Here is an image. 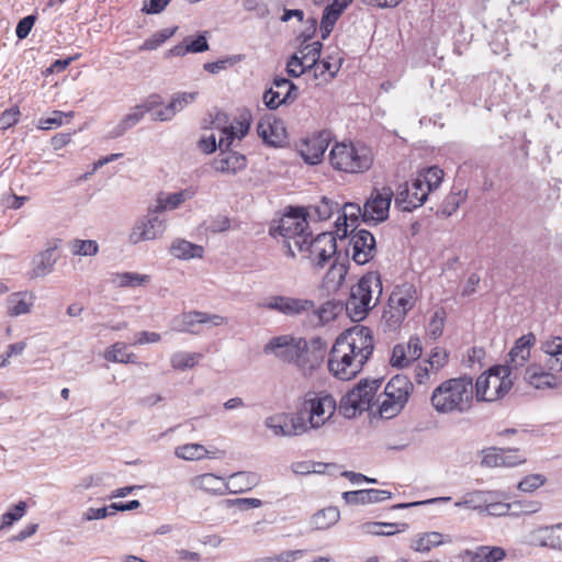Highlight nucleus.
<instances>
[{
    "mask_svg": "<svg viewBox=\"0 0 562 562\" xmlns=\"http://www.w3.org/2000/svg\"><path fill=\"white\" fill-rule=\"evenodd\" d=\"M104 358L111 362L137 363V356L128 351L125 342H115L110 346L104 352Z\"/></svg>",
    "mask_w": 562,
    "mask_h": 562,
    "instance_id": "38",
    "label": "nucleus"
},
{
    "mask_svg": "<svg viewBox=\"0 0 562 562\" xmlns=\"http://www.w3.org/2000/svg\"><path fill=\"white\" fill-rule=\"evenodd\" d=\"M177 31V26L173 29H164L153 34L147 38L140 46L142 50H154L169 40Z\"/></svg>",
    "mask_w": 562,
    "mask_h": 562,
    "instance_id": "52",
    "label": "nucleus"
},
{
    "mask_svg": "<svg viewBox=\"0 0 562 562\" xmlns=\"http://www.w3.org/2000/svg\"><path fill=\"white\" fill-rule=\"evenodd\" d=\"M392 496V493L384 490H376V488H369V490H361V491H355V492H346L345 498L349 503H360V504H368V503H379L390 499Z\"/></svg>",
    "mask_w": 562,
    "mask_h": 562,
    "instance_id": "34",
    "label": "nucleus"
},
{
    "mask_svg": "<svg viewBox=\"0 0 562 562\" xmlns=\"http://www.w3.org/2000/svg\"><path fill=\"white\" fill-rule=\"evenodd\" d=\"M333 203L326 199L323 198L315 206L314 212L317 215L319 221L328 220L333 214Z\"/></svg>",
    "mask_w": 562,
    "mask_h": 562,
    "instance_id": "62",
    "label": "nucleus"
},
{
    "mask_svg": "<svg viewBox=\"0 0 562 562\" xmlns=\"http://www.w3.org/2000/svg\"><path fill=\"white\" fill-rule=\"evenodd\" d=\"M304 239L305 243H300L294 250L315 267L323 268L325 262L336 254L337 244L333 233H322L316 237L307 233Z\"/></svg>",
    "mask_w": 562,
    "mask_h": 562,
    "instance_id": "12",
    "label": "nucleus"
},
{
    "mask_svg": "<svg viewBox=\"0 0 562 562\" xmlns=\"http://www.w3.org/2000/svg\"><path fill=\"white\" fill-rule=\"evenodd\" d=\"M423 353L422 340L418 336H412L406 344H397L393 347L390 362L392 367L406 368Z\"/></svg>",
    "mask_w": 562,
    "mask_h": 562,
    "instance_id": "21",
    "label": "nucleus"
},
{
    "mask_svg": "<svg viewBox=\"0 0 562 562\" xmlns=\"http://www.w3.org/2000/svg\"><path fill=\"white\" fill-rule=\"evenodd\" d=\"M407 524H393V522H376L369 521L364 522L360 526L361 532L363 535L371 536H393L401 531H404L407 528Z\"/></svg>",
    "mask_w": 562,
    "mask_h": 562,
    "instance_id": "36",
    "label": "nucleus"
},
{
    "mask_svg": "<svg viewBox=\"0 0 562 562\" xmlns=\"http://www.w3.org/2000/svg\"><path fill=\"white\" fill-rule=\"evenodd\" d=\"M307 66L303 64L299 54H294L286 63V71L292 77H300L307 70Z\"/></svg>",
    "mask_w": 562,
    "mask_h": 562,
    "instance_id": "61",
    "label": "nucleus"
},
{
    "mask_svg": "<svg viewBox=\"0 0 562 562\" xmlns=\"http://www.w3.org/2000/svg\"><path fill=\"white\" fill-rule=\"evenodd\" d=\"M191 485L200 491L213 495H225L227 493L226 481L213 473H204L194 476Z\"/></svg>",
    "mask_w": 562,
    "mask_h": 562,
    "instance_id": "30",
    "label": "nucleus"
},
{
    "mask_svg": "<svg viewBox=\"0 0 562 562\" xmlns=\"http://www.w3.org/2000/svg\"><path fill=\"white\" fill-rule=\"evenodd\" d=\"M322 46L321 42L315 41L303 45L296 53L308 69L314 68L316 61L319 59Z\"/></svg>",
    "mask_w": 562,
    "mask_h": 562,
    "instance_id": "48",
    "label": "nucleus"
},
{
    "mask_svg": "<svg viewBox=\"0 0 562 562\" xmlns=\"http://www.w3.org/2000/svg\"><path fill=\"white\" fill-rule=\"evenodd\" d=\"M156 214L153 211L134 225L130 234L131 243L138 244L162 236L166 229L165 221L160 220Z\"/></svg>",
    "mask_w": 562,
    "mask_h": 562,
    "instance_id": "19",
    "label": "nucleus"
},
{
    "mask_svg": "<svg viewBox=\"0 0 562 562\" xmlns=\"http://www.w3.org/2000/svg\"><path fill=\"white\" fill-rule=\"evenodd\" d=\"M350 238L351 258L357 265H366L376 254L375 239L367 229L352 231Z\"/></svg>",
    "mask_w": 562,
    "mask_h": 562,
    "instance_id": "16",
    "label": "nucleus"
},
{
    "mask_svg": "<svg viewBox=\"0 0 562 562\" xmlns=\"http://www.w3.org/2000/svg\"><path fill=\"white\" fill-rule=\"evenodd\" d=\"M541 350L546 356V367L553 371H562V337H549L541 342Z\"/></svg>",
    "mask_w": 562,
    "mask_h": 562,
    "instance_id": "29",
    "label": "nucleus"
},
{
    "mask_svg": "<svg viewBox=\"0 0 562 562\" xmlns=\"http://www.w3.org/2000/svg\"><path fill=\"white\" fill-rule=\"evenodd\" d=\"M196 97L198 92L177 93L166 108L155 112V120H171L177 114V112L183 110L188 104L192 103Z\"/></svg>",
    "mask_w": 562,
    "mask_h": 562,
    "instance_id": "31",
    "label": "nucleus"
},
{
    "mask_svg": "<svg viewBox=\"0 0 562 562\" xmlns=\"http://www.w3.org/2000/svg\"><path fill=\"white\" fill-rule=\"evenodd\" d=\"M461 558L468 562H501L506 558V551L498 546H479L474 550H464Z\"/></svg>",
    "mask_w": 562,
    "mask_h": 562,
    "instance_id": "28",
    "label": "nucleus"
},
{
    "mask_svg": "<svg viewBox=\"0 0 562 562\" xmlns=\"http://www.w3.org/2000/svg\"><path fill=\"white\" fill-rule=\"evenodd\" d=\"M202 358L201 353L177 352L171 357V366L176 370L193 368Z\"/></svg>",
    "mask_w": 562,
    "mask_h": 562,
    "instance_id": "50",
    "label": "nucleus"
},
{
    "mask_svg": "<svg viewBox=\"0 0 562 562\" xmlns=\"http://www.w3.org/2000/svg\"><path fill=\"white\" fill-rule=\"evenodd\" d=\"M428 193L416 178L401 186L395 195V205L404 212H411L422 206L427 200Z\"/></svg>",
    "mask_w": 562,
    "mask_h": 562,
    "instance_id": "18",
    "label": "nucleus"
},
{
    "mask_svg": "<svg viewBox=\"0 0 562 562\" xmlns=\"http://www.w3.org/2000/svg\"><path fill=\"white\" fill-rule=\"evenodd\" d=\"M337 409L335 397L326 391L307 392L295 415L279 414L267 418L266 425L278 436H296L323 427Z\"/></svg>",
    "mask_w": 562,
    "mask_h": 562,
    "instance_id": "2",
    "label": "nucleus"
},
{
    "mask_svg": "<svg viewBox=\"0 0 562 562\" xmlns=\"http://www.w3.org/2000/svg\"><path fill=\"white\" fill-rule=\"evenodd\" d=\"M331 168L346 175H359L369 171L374 156L366 145L352 142L336 143L328 155Z\"/></svg>",
    "mask_w": 562,
    "mask_h": 562,
    "instance_id": "5",
    "label": "nucleus"
},
{
    "mask_svg": "<svg viewBox=\"0 0 562 562\" xmlns=\"http://www.w3.org/2000/svg\"><path fill=\"white\" fill-rule=\"evenodd\" d=\"M434 374L427 361L419 362L414 370V378L418 384H425L429 381L430 375Z\"/></svg>",
    "mask_w": 562,
    "mask_h": 562,
    "instance_id": "63",
    "label": "nucleus"
},
{
    "mask_svg": "<svg viewBox=\"0 0 562 562\" xmlns=\"http://www.w3.org/2000/svg\"><path fill=\"white\" fill-rule=\"evenodd\" d=\"M443 542V537L440 532L430 531L417 536L412 544V549L417 552H428L432 548L439 547Z\"/></svg>",
    "mask_w": 562,
    "mask_h": 562,
    "instance_id": "45",
    "label": "nucleus"
},
{
    "mask_svg": "<svg viewBox=\"0 0 562 562\" xmlns=\"http://www.w3.org/2000/svg\"><path fill=\"white\" fill-rule=\"evenodd\" d=\"M419 299L420 293L413 283L404 282L395 285L382 315L387 328L391 330L400 328Z\"/></svg>",
    "mask_w": 562,
    "mask_h": 562,
    "instance_id": "7",
    "label": "nucleus"
},
{
    "mask_svg": "<svg viewBox=\"0 0 562 562\" xmlns=\"http://www.w3.org/2000/svg\"><path fill=\"white\" fill-rule=\"evenodd\" d=\"M526 461L518 449L490 448L483 456V464L487 467H515Z\"/></svg>",
    "mask_w": 562,
    "mask_h": 562,
    "instance_id": "24",
    "label": "nucleus"
},
{
    "mask_svg": "<svg viewBox=\"0 0 562 562\" xmlns=\"http://www.w3.org/2000/svg\"><path fill=\"white\" fill-rule=\"evenodd\" d=\"M160 103L159 95H151L143 105L135 106L134 110L125 116L123 124L125 127H131L139 122L146 112L155 109Z\"/></svg>",
    "mask_w": 562,
    "mask_h": 562,
    "instance_id": "47",
    "label": "nucleus"
},
{
    "mask_svg": "<svg viewBox=\"0 0 562 562\" xmlns=\"http://www.w3.org/2000/svg\"><path fill=\"white\" fill-rule=\"evenodd\" d=\"M175 456L187 461H196L205 458H215V451H209L200 443H184L175 449Z\"/></svg>",
    "mask_w": 562,
    "mask_h": 562,
    "instance_id": "35",
    "label": "nucleus"
},
{
    "mask_svg": "<svg viewBox=\"0 0 562 562\" xmlns=\"http://www.w3.org/2000/svg\"><path fill=\"white\" fill-rule=\"evenodd\" d=\"M373 350L372 330L367 326L356 325L336 338L328 358V370L341 381L352 380L361 372Z\"/></svg>",
    "mask_w": 562,
    "mask_h": 562,
    "instance_id": "1",
    "label": "nucleus"
},
{
    "mask_svg": "<svg viewBox=\"0 0 562 562\" xmlns=\"http://www.w3.org/2000/svg\"><path fill=\"white\" fill-rule=\"evenodd\" d=\"M512 387L507 367L496 366L481 374L474 384L476 401L493 402L502 398Z\"/></svg>",
    "mask_w": 562,
    "mask_h": 562,
    "instance_id": "8",
    "label": "nucleus"
},
{
    "mask_svg": "<svg viewBox=\"0 0 562 562\" xmlns=\"http://www.w3.org/2000/svg\"><path fill=\"white\" fill-rule=\"evenodd\" d=\"M34 23H35L34 15H27V16L23 18L22 20H20L16 25V30H15L18 38L23 40V38L27 37L32 27L34 26Z\"/></svg>",
    "mask_w": 562,
    "mask_h": 562,
    "instance_id": "64",
    "label": "nucleus"
},
{
    "mask_svg": "<svg viewBox=\"0 0 562 562\" xmlns=\"http://www.w3.org/2000/svg\"><path fill=\"white\" fill-rule=\"evenodd\" d=\"M531 543L562 551V522L535 529L531 532Z\"/></svg>",
    "mask_w": 562,
    "mask_h": 562,
    "instance_id": "26",
    "label": "nucleus"
},
{
    "mask_svg": "<svg viewBox=\"0 0 562 562\" xmlns=\"http://www.w3.org/2000/svg\"><path fill=\"white\" fill-rule=\"evenodd\" d=\"M307 226L308 223L303 210H295L283 215L280 218L278 225L271 228L270 233L272 236H281L284 239L286 255L290 257H295L296 252L294 248L300 243H305L304 238L307 235Z\"/></svg>",
    "mask_w": 562,
    "mask_h": 562,
    "instance_id": "10",
    "label": "nucleus"
},
{
    "mask_svg": "<svg viewBox=\"0 0 562 562\" xmlns=\"http://www.w3.org/2000/svg\"><path fill=\"white\" fill-rule=\"evenodd\" d=\"M293 91H296V87L291 80L276 78L273 87L263 93V102L269 109L274 110L281 104L293 100L296 97V94L292 95Z\"/></svg>",
    "mask_w": 562,
    "mask_h": 562,
    "instance_id": "23",
    "label": "nucleus"
},
{
    "mask_svg": "<svg viewBox=\"0 0 562 562\" xmlns=\"http://www.w3.org/2000/svg\"><path fill=\"white\" fill-rule=\"evenodd\" d=\"M20 115L21 112L16 105L3 111L0 115V128L8 130L14 126L20 120Z\"/></svg>",
    "mask_w": 562,
    "mask_h": 562,
    "instance_id": "58",
    "label": "nucleus"
},
{
    "mask_svg": "<svg viewBox=\"0 0 562 562\" xmlns=\"http://www.w3.org/2000/svg\"><path fill=\"white\" fill-rule=\"evenodd\" d=\"M150 276L136 272H117L112 274V282L120 288H136L149 283Z\"/></svg>",
    "mask_w": 562,
    "mask_h": 562,
    "instance_id": "44",
    "label": "nucleus"
},
{
    "mask_svg": "<svg viewBox=\"0 0 562 562\" xmlns=\"http://www.w3.org/2000/svg\"><path fill=\"white\" fill-rule=\"evenodd\" d=\"M430 403L439 414L469 412L474 403L473 379L464 374L442 381L434 389Z\"/></svg>",
    "mask_w": 562,
    "mask_h": 562,
    "instance_id": "4",
    "label": "nucleus"
},
{
    "mask_svg": "<svg viewBox=\"0 0 562 562\" xmlns=\"http://www.w3.org/2000/svg\"><path fill=\"white\" fill-rule=\"evenodd\" d=\"M541 363H532L525 370V381L537 390L554 389L559 385L558 373Z\"/></svg>",
    "mask_w": 562,
    "mask_h": 562,
    "instance_id": "22",
    "label": "nucleus"
},
{
    "mask_svg": "<svg viewBox=\"0 0 562 562\" xmlns=\"http://www.w3.org/2000/svg\"><path fill=\"white\" fill-rule=\"evenodd\" d=\"M182 323L186 326V328L191 331V328L195 324L211 323L214 326H221L226 323V319H225V317L220 316V315H211L207 313L193 311V312L183 314Z\"/></svg>",
    "mask_w": 562,
    "mask_h": 562,
    "instance_id": "39",
    "label": "nucleus"
},
{
    "mask_svg": "<svg viewBox=\"0 0 562 562\" xmlns=\"http://www.w3.org/2000/svg\"><path fill=\"white\" fill-rule=\"evenodd\" d=\"M33 297L27 293H14L8 300V314L10 316H19L31 311Z\"/></svg>",
    "mask_w": 562,
    "mask_h": 562,
    "instance_id": "43",
    "label": "nucleus"
},
{
    "mask_svg": "<svg viewBox=\"0 0 562 562\" xmlns=\"http://www.w3.org/2000/svg\"><path fill=\"white\" fill-rule=\"evenodd\" d=\"M394 192L391 187L373 189L363 205V220L366 222L380 223L387 218Z\"/></svg>",
    "mask_w": 562,
    "mask_h": 562,
    "instance_id": "13",
    "label": "nucleus"
},
{
    "mask_svg": "<svg viewBox=\"0 0 562 562\" xmlns=\"http://www.w3.org/2000/svg\"><path fill=\"white\" fill-rule=\"evenodd\" d=\"M329 146V137L325 132L313 134L301 139L297 145V151L306 164L317 165L322 161L326 149Z\"/></svg>",
    "mask_w": 562,
    "mask_h": 562,
    "instance_id": "17",
    "label": "nucleus"
},
{
    "mask_svg": "<svg viewBox=\"0 0 562 562\" xmlns=\"http://www.w3.org/2000/svg\"><path fill=\"white\" fill-rule=\"evenodd\" d=\"M536 344L533 333H528L519 337L509 351V364L514 369L522 367L530 358L531 348Z\"/></svg>",
    "mask_w": 562,
    "mask_h": 562,
    "instance_id": "27",
    "label": "nucleus"
},
{
    "mask_svg": "<svg viewBox=\"0 0 562 562\" xmlns=\"http://www.w3.org/2000/svg\"><path fill=\"white\" fill-rule=\"evenodd\" d=\"M69 247L75 256H93L99 250L97 241L91 239H74L70 241Z\"/></svg>",
    "mask_w": 562,
    "mask_h": 562,
    "instance_id": "51",
    "label": "nucleus"
},
{
    "mask_svg": "<svg viewBox=\"0 0 562 562\" xmlns=\"http://www.w3.org/2000/svg\"><path fill=\"white\" fill-rule=\"evenodd\" d=\"M257 133L271 146H280L286 138V131L281 120L273 116L262 117L257 125Z\"/></svg>",
    "mask_w": 562,
    "mask_h": 562,
    "instance_id": "25",
    "label": "nucleus"
},
{
    "mask_svg": "<svg viewBox=\"0 0 562 562\" xmlns=\"http://www.w3.org/2000/svg\"><path fill=\"white\" fill-rule=\"evenodd\" d=\"M414 385L411 380L402 374L393 376L385 385L383 400L379 406L382 418H393L398 415L406 405Z\"/></svg>",
    "mask_w": 562,
    "mask_h": 562,
    "instance_id": "9",
    "label": "nucleus"
},
{
    "mask_svg": "<svg viewBox=\"0 0 562 562\" xmlns=\"http://www.w3.org/2000/svg\"><path fill=\"white\" fill-rule=\"evenodd\" d=\"M445 172L437 166L429 167L418 172L416 180H420V184L429 194L436 190L443 180Z\"/></svg>",
    "mask_w": 562,
    "mask_h": 562,
    "instance_id": "41",
    "label": "nucleus"
},
{
    "mask_svg": "<svg viewBox=\"0 0 562 562\" xmlns=\"http://www.w3.org/2000/svg\"><path fill=\"white\" fill-rule=\"evenodd\" d=\"M432 373L437 374L449 362V353L440 347H435L426 360Z\"/></svg>",
    "mask_w": 562,
    "mask_h": 562,
    "instance_id": "53",
    "label": "nucleus"
},
{
    "mask_svg": "<svg viewBox=\"0 0 562 562\" xmlns=\"http://www.w3.org/2000/svg\"><path fill=\"white\" fill-rule=\"evenodd\" d=\"M214 127L221 131L218 147L220 154L212 160V169L225 175H237L247 167V158L237 151L228 148L236 139L241 140L249 132L251 114L244 111L232 123L228 124L225 113H216L213 120Z\"/></svg>",
    "mask_w": 562,
    "mask_h": 562,
    "instance_id": "3",
    "label": "nucleus"
},
{
    "mask_svg": "<svg viewBox=\"0 0 562 562\" xmlns=\"http://www.w3.org/2000/svg\"><path fill=\"white\" fill-rule=\"evenodd\" d=\"M193 195V190H183L180 192L171 193L166 198L159 195L157 199V205L154 209V213H160L168 209L173 210L178 207L181 203H183L187 199H190Z\"/></svg>",
    "mask_w": 562,
    "mask_h": 562,
    "instance_id": "42",
    "label": "nucleus"
},
{
    "mask_svg": "<svg viewBox=\"0 0 562 562\" xmlns=\"http://www.w3.org/2000/svg\"><path fill=\"white\" fill-rule=\"evenodd\" d=\"M380 385L381 383L376 380L360 381L341 397L338 406L339 413L347 418H353L362 412L368 411Z\"/></svg>",
    "mask_w": 562,
    "mask_h": 562,
    "instance_id": "11",
    "label": "nucleus"
},
{
    "mask_svg": "<svg viewBox=\"0 0 562 562\" xmlns=\"http://www.w3.org/2000/svg\"><path fill=\"white\" fill-rule=\"evenodd\" d=\"M260 482V477L255 472H237L232 474L226 481L227 493L241 494L251 491Z\"/></svg>",
    "mask_w": 562,
    "mask_h": 562,
    "instance_id": "32",
    "label": "nucleus"
},
{
    "mask_svg": "<svg viewBox=\"0 0 562 562\" xmlns=\"http://www.w3.org/2000/svg\"><path fill=\"white\" fill-rule=\"evenodd\" d=\"M314 76L321 83L330 81L340 69V58L327 57L317 60L314 66Z\"/></svg>",
    "mask_w": 562,
    "mask_h": 562,
    "instance_id": "37",
    "label": "nucleus"
},
{
    "mask_svg": "<svg viewBox=\"0 0 562 562\" xmlns=\"http://www.w3.org/2000/svg\"><path fill=\"white\" fill-rule=\"evenodd\" d=\"M263 307L285 316H306L316 313V306L312 300L283 295L269 297Z\"/></svg>",
    "mask_w": 562,
    "mask_h": 562,
    "instance_id": "14",
    "label": "nucleus"
},
{
    "mask_svg": "<svg viewBox=\"0 0 562 562\" xmlns=\"http://www.w3.org/2000/svg\"><path fill=\"white\" fill-rule=\"evenodd\" d=\"M170 252L179 259L201 258L203 248L187 240H177L171 245Z\"/></svg>",
    "mask_w": 562,
    "mask_h": 562,
    "instance_id": "46",
    "label": "nucleus"
},
{
    "mask_svg": "<svg viewBox=\"0 0 562 562\" xmlns=\"http://www.w3.org/2000/svg\"><path fill=\"white\" fill-rule=\"evenodd\" d=\"M184 42L189 53H203L210 48L205 34H199L196 37L188 36Z\"/></svg>",
    "mask_w": 562,
    "mask_h": 562,
    "instance_id": "57",
    "label": "nucleus"
},
{
    "mask_svg": "<svg viewBox=\"0 0 562 562\" xmlns=\"http://www.w3.org/2000/svg\"><path fill=\"white\" fill-rule=\"evenodd\" d=\"M54 263L55 260L53 259V250H46L40 256L38 261L33 269V276L42 277L47 274L52 270Z\"/></svg>",
    "mask_w": 562,
    "mask_h": 562,
    "instance_id": "56",
    "label": "nucleus"
},
{
    "mask_svg": "<svg viewBox=\"0 0 562 562\" xmlns=\"http://www.w3.org/2000/svg\"><path fill=\"white\" fill-rule=\"evenodd\" d=\"M26 512V503L19 502L10 510L1 516L0 529H4L13 525L15 521L21 519Z\"/></svg>",
    "mask_w": 562,
    "mask_h": 562,
    "instance_id": "54",
    "label": "nucleus"
},
{
    "mask_svg": "<svg viewBox=\"0 0 562 562\" xmlns=\"http://www.w3.org/2000/svg\"><path fill=\"white\" fill-rule=\"evenodd\" d=\"M547 479L541 474H529L518 483V490L525 493H532L543 486Z\"/></svg>",
    "mask_w": 562,
    "mask_h": 562,
    "instance_id": "55",
    "label": "nucleus"
},
{
    "mask_svg": "<svg viewBox=\"0 0 562 562\" xmlns=\"http://www.w3.org/2000/svg\"><path fill=\"white\" fill-rule=\"evenodd\" d=\"M443 323H445V312L442 310L436 311L429 325H428V331L432 338H437L442 334Z\"/></svg>",
    "mask_w": 562,
    "mask_h": 562,
    "instance_id": "60",
    "label": "nucleus"
},
{
    "mask_svg": "<svg viewBox=\"0 0 562 562\" xmlns=\"http://www.w3.org/2000/svg\"><path fill=\"white\" fill-rule=\"evenodd\" d=\"M305 346V339L282 335L273 337L265 347L266 353H272L283 362L295 363L296 356L302 352Z\"/></svg>",
    "mask_w": 562,
    "mask_h": 562,
    "instance_id": "15",
    "label": "nucleus"
},
{
    "mask_svg": "<svg viewBox=\"0 0 562 562\" xmlns=\"http://www.w3.org/2000/svg\"><path fill=\"white\" fill-rule=\"evenodd\" d=\"M74 112H63L55 110L52 112L49 117L41 119L38 121L37 127L43 131L52 130L53 127H59L64 123V119H67L69 122L74 117Z\"/></svg>",
    "mask_w": 562,
    "mask_h": 562,
    "instance_id": "49",
    "label": "nucleus"
},
{
    "mask_svg": "<svg viewBox=\"0 0 562 562\" xmlns=\"http://www.w3.org/2000/svg\"><path fill=\"white\" fill-rule=\"evenodd\" d=\"M340 517L339 509L334 506L326 507L313 515L311 525L316 530H326L334 526Z\"/></svg>",
    "mask_w": 562,
    "mask_h": 562,
    "instance_id": "40",
    "label": "nucleus"
},
{
    "mask_svg": "<svg viewBox=\"0 0 562 562\" xmlns=\"http://www.w3.org/2000/svg\"><path fill=\"white\" fill-rule=\"evenodd\" d=\"M239 59L236 56H228L223 59L213 63H205L203 68L210 74H218L222 70L227 69L229 66L235 65Z\"/></svg>",
    "mask_w": 562,
    "mask_h": 562,
    "instance_id": "59",
    "label": "nucleus"
},
{
    "mask_svg": "<svg viewBox=\"0 0 562 562\" xmlns=\"http://www.w3.org/2000/svg\"><path fill=\"white\" fill-rule=\"evenodd\" d=\"M348 267L339 261H334L323 279V288L327 292H337L345 282Z\"/></svg>",
    "mask_w": 562,
    "mask_h": 562,
    "instance_id": "33",
    "label": "nucleus"
},
{
    "mask_svg": "<svg viewBox=\"0 0 562 562\" xmlns=\"http://www.w3.org/2000/svg\"><path fill=\"white\" fill-rule=\"evenodd\" d=\"M382 294L381 276L376 271L366 273L358 283L351 288L346 310L353 321H362L372 310Z\"/></svg>",
    "mask_w": 562,
    "mask_h": 562,
    "instance_id": "6",
    "label": "nucleus"
},
{
    "mask_svg": "<svg viewBox=\"0 0 562 562\" xmlns=\"http://www.w3.org/2000/svg\"><path fill=\"white\" fill-rule=\"evenodd\" d=\"M326 345L319 338H314L311 341V346L305 340V346L302 348V352H299L295 360V366L304 373H312L315 369H317L325 357Z\"/></svg>",
    "mask_w": 562,
    "mask_h": 562,
    "instance_id": "20",
    "label": "nucleus"
}]
</instances>
